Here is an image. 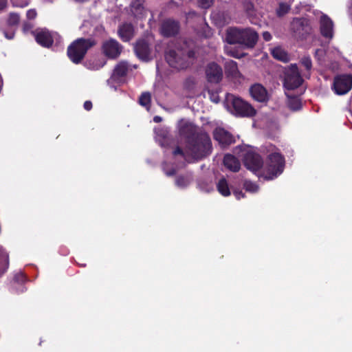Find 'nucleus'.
Here are the masks:
<instances>
[{"instance_id": "nucleus-1", "label": "nucleus", "mask_w": 352, "mask_h": 352, "mask_svg": "<svg viewBox=\"0 0 352 352\" xmlns=\"http://www.w3.org/2000/svg\"><path fill=\"white\" fill-rule=\"evenodd\" d=\"M194 128L190 124H186L180 129L182 135H186L187 131L192 134V137L187 135V153L190 155L192 162L200 160L209 155L212 151V142L206 133H193Z\"/></svg>"}, {"instance_id": "nucleus-2", "label": "nucleus", "mask_w": 352, "mask_h": 352, "mask_svg": "<svg viewBox=\"0 0 352 352\" xmlns=\"http://www.w3.org/2000/svg\"><path fill=\"white\" fill-rule=\"evenodd\" d=\"M267 157L263 168L258 173L259 177L266 180H271L280 175L285 167L284 157L278 151L274 145L269 144L265 146L264 151Z\"/></svg>"}, {"instance_id": "nucleus-3", "label": "nucleus", "mask_w": 352, "mask_h": 352, "mask_svg": "<svg viewBox=\"0 0 352 352\" xmlns=\"http://www.w3.org/2000/svg\"><path fill=\"white\" fill-rule=\"evenodd\" d=\"M96 44L93 38H78L68 46L67 56L74 63L78 64L84 59L87 51Z\"/></svg>"}, {"instance_id": "nucleus-4", "label": "nucleus", "mask_w": 352, "mask_h": 352, "mask_svg": "<svg viewBox=\"0 0 352 352\" xmlns=\"http://www.w3.org/2000/svg\"><path fill=\"white\" fill-rule=\"evenodd\" d=\"M195 58V52L192 50L187 52L177 49L169 50L166 54V60L169 65L177 69L187 68Z\"/></svg>"}, {"instance_id": "nucleus-5", "label": "nucleus", "mask_w": 352, "mask_h": 352, "mask_svg": "<svg viewBox=\"0 0 352 352\" xmlns=\"http://www.w3.org/2000/svg\"><path fill=\"white\" fill-rule=\"evenodd\" d=\"M227 101L230 104L236 116L252 117L256 114V110L241 98L230 94L227 96Z\"/></svg>"}, {"instance_id": "nucleus-6", "label": "nucleus", "mask_w": 352, "mask_h": 352, "mask_svg": "<svg viewBox=\"0 0 352 352\" xmlns=\"http://www.w3.org/2000/svg\"><path fill=\"white\" fill-rule=\"evenodd\" d=\"M123 51V46L116 39L109 38L102 42L101 52L109 59H117Z\"/></svg>"}, {"instance_id": "nucleus-7", "label": "nucleus", "mask_w": 352, "mask_h": 352, "mask_svg": "<svg viewBox=\"0 0 352 352\" xmlns=\"http://www.w3.org/2000/svg\"><path fill=\"white\" fill-rule=\"evenodd\" d=\"M302 78L296 64L291 65L285 73L284 87L287 89H294L300 86Z\"/></svg>"}, {"instance_id": "nucleus-8", "label": "nucleus", "mask_w": 352, "mask_h": 352, "mask_svg": "<svg viewBox=\"0 0 352 352\" xmlns=\"http://www.w3.org/2000/svg\"><path fill=\"white\" fill-rule=\"evenodd\" d=\"M290 30L294 36L302 39L311 30L309 21L305 18H294L290 23Z\"/></svg>"}, {"instance_id": "nucleus-9", "label": "nucleus", "mask_w": 352, "mask_h": 352, "mask_svg": "<svg viewBox=\"0 0 352 352\" xmlns=\"http://www.w3.org/2000/svg\"><path fill=\"white\" fill-rule=\"evenodd\" d=\"M352 87V76L342 74L334 78L333 90L338 95H343L349 92Z\"/></svg>"}, {"instance_id": "nucleus-10", "label": "nucleus", "mask_w": 352, "mask_h": 352, "mask_svg": "<svg viewBox=\"0 0 352 352\" xmlns=\"http://www.w3.org/2000/svg\"><path fill=\"white\" fill-rule=\"evenodd\" d=\"M243 163L248 170L258 177L263 165V159L258 154L252 151L247 152L243 157Z\"/></svg>"}, {"instance_id": "nucleus-11", "label": "nucleus", "mask_w": 352, "mask_h": 352, "mask_svg": "<svg viewBox=\"0 0 352 352\" xmlns=\"http://www.w3.org/2000/svg\"><path fill=\"white\" fill-rule=\"evenodd\" d=\"M133 45L135 53L138 58L143 61H148L151 59V50L148 43L146 40H138Z\"/></svg>"}, {"instance_id": "nucleus-12", "label": "nucleus", "mask_w": 352, "mask_h": 352, "mask_svg": "<svg viewBox=\"0 0 352 352\" xmlns=\"http://www.w3.org/2000/svg\"><path fill=\"white\" fill-rule=\"evenodd\" d=\"M206 76L210 82L217 83L223 77L222 69L217 63H210L206 67Z\"/></svg>"}, {"instance_id": "nucleus-13", "label": "nucleus", "mask_w": 352, "mask_h": 352, "mask_svg": "<svg viewBox=\"0 0 352 352\" xmlns=\"http://www.w3.org/2000/svg\"><path fill=\"white\" fill-rule=\"evenodd\" d=\"M36 42L43 47H50L54 43L51 32L47 29H38L33 32Z\"/></svg>"}, {"instance_id": "nucleus-14", "label": "nucleus", "mask_w": 352, "mask_h": 352, "mask_svg": "<svg viewBox=\"0 0 352 352\" xmlns=\"http://www.w3.org/2000/svg\"><path fill=\"white\" fill-rule=\"evenodd\" d=\"M214 139L222 146H226L234 142L233 135L223 128H217L213 131Z\"/></svg>"}, {"instance_id": "nucleus-15", "label": "nucleus", "mask_w": 352, "mask_h": 352, "mask_svg": "<svg viewBox=\"0 0 352 352\" xmlns=\"http://www.w3.org/2000/svg\"><path fill=\"white\" fill-rule=\"evenodd\" d=\"M179 30V24L172 19L165 20L161 25V33L164 36L170 37L176 35Z\"/></svg>"}, {"instance_id": "nucleus-16", "label": "nucleus", "mask_w": 352, "mask_h": 352, "mask_svg": "<svg viewBox=\"0 0 352 352\" xmlns=\"http://www.w3.org/2000/svg\"><path fill=\"white\" fill-rule=\"evenodd\" d=\"M118 35L124 42L131 41L135 36V28L130 23H124L119 25Z\"/></svg>"}, {"instance_id": "nucleus-17", "label": "nucleus", "mask_w": 352, "mask_h": 352, "mask_svg": "<svg viewBox=\"0 0 352 352\" xmlns=\"http://www.w3.org/2000/svg\"><path fill=\"white\" fill-rule=\"evenodd\" d=\"M258 38V34L252 29H243L241 45H243L248 47L252 48L257 43Z\"/></svg>"}, {"instance_id": "nucleus-18", "label": "nucleus", "mask_w": 352, "mask_h": 352, "mask_svg": "<svg viewBox=\"0 0 352 352\" xmlns=\"http://www.w3.org/2000/svg\"><path fill=\"white\" fill-rule=\"evenodd\" d=\"M320 32L322 35L328 38H332L333 36V23L331 19L327 15L320 18Z\"/></svg>"}, {"instance_id": "nucleus-19", "label": "nucleus", "mask_w": 352, "mask_h": 352, "mask_svg": "<svg viewBox=\"0 0 352 352\" xmlns=\"http://www.w3.org/2000/svg\"><path fill=\"white\" fill-rule=\"evenodd\" d=\"M252 97L256 101L265 102L267 100L266 89L261 84H254L250 88Z\"/></svg>"}, {"instance_id": "nucleus-20", "label": "nucleus", "mask_w": 352, "mask_h": 352, "mask_svg": "<svg viewBox=\"0 0 352 352\" xmlns=\"http://www.w3.org/2000/svg\"><path fill=\"white\" fill-rule=\"evenodd\" d=\"M243 29L229 28L226 31V40L229 44H241Z\"/></svg>"}, {"instance_id": "nucleus-21", "label": "nucleus", "mask_w": 352, "mask_h": 352, "mask_svg": "<svg viewBox=\"0 0 352 352\" xmlns=\"http://www.w3.org/2000/svg\"><path fill=\"white\" fill-rule=\"evenodd\" d=\"M223 165L230 171L236 173L241 168L239 160L231 154H226L223 157Z\"/></svg>"}, {"instance_id": "nucleus-22", "label": "nucleus", "mask_w": 352, "mask_h": 352, "mask_svg": "<svg viewBox=\"0 0 352 352\" xmlns=\"http://www.w3.org/2000/svg\"><path fill=\"white\" fill-rule=\"evenodd\" d=\"M144 3L145 0H131L129 5L131 13L135 16L142 14L145 10Z\"/></svg>"}, {"instance_id": "nucleus-23", "label": "nucleus", "mask_w": 352, "mask_h": 352, "mask_svg": "<svg viewBox=\"0 0 352 352\" xmlns=\"http://www.w3.org/2000/svg\"><path fill=\"white\" fill-rule=\"evenodd\" d=\"M129 70V64L125 61H120L114 68L113 75L117 77H123L126 75Z\"/></svg>"}, {"instance_id": "nucleus-24", "label": "nucleus", "mask_w": 352, "mask_h": 352, "mask_svg": "<svg viewBox=\"0 0 352 352\" xmlns=\"http://www.w3.org/2000/svg\"><path fill=\"white\" fill-rule=\"evenodd\" d=\"M226 72L234 78L240 76V73L236 62L233 60H229L226 63Z\"/></svg>"}, {"instance_id": "nucleus-25", "label": "nucleus", "mask_w": 352, "mask_h": 352, "mask_svg": "<svg viewBox=\"0 0 352 352\" xmlns=\"http://www.w3.org/2000/svg\"><path fill=\"white\" fill-rule=\"evenodd\" d=\"M272 55L274 58L281 61L287 62L289 60L287 52L279 47L272 50Z\"/></svg>"}, {"instance_id": "nucleus-26", "label": "nucleus", "mask_w": 352, "mask_h": 352, "mask_svg": "<svg viewBox=\"0 0 352 352\" xmlns=\"http://www.w3.org/2000/svg\"><path fill=\"white\" fill-rule=\"evenodd\" d=\"M217 187L218 191L222 195L228 196L230 195L228 184L225 178H222L219 181Z\"/></svg>"}, {"instance_id": "nucleus-27", "label": "nucleus", "mask_w": 352, "mask_h": 352, "mask_svg": "<svg viewBox=\"0 0 352 352\" xmlns=\"http://www.w3.org/2000/svg\"><path fill=\"white\" fill-rule=\"evenodd\" d=\"M287 105L292 111H298L302 107L301 101L298 97L288 96Z\"/></svg>"}, {"instance_id": "nucleus-28", "label": "nucleus", "mask_w": 352, "mask_h": 352, "mask_svg": "<svg viewBox=\"0 0 352 352\" xmlns=\"http://www.w3.org/2000/svg\"><path fill=\"white\" fill-rule=\"evenodd\" d=\"M151 95L149 92H144L139 98V103L149 110L151 108Z\"/></svg>"}, {"instance_id": "nucleus-29", "label": "nucleus", "mask_w": 352, "mask_h": 352, "mask_svg": "<svg viewBox=\"0 0 352 352\" xmlns=\"http://www.w3.org/2000/svg\"><path fill=\"white\" fill-rule=\"evenodd\" d=\"M173 154L174 155H182L184 160L188 162L191 163L192 160L190 159V155L187 153V144H186L184 150L182 149L179 146H177L175 149L173 151Z\"/></svg>"}, {"instance_id": "nucleus-30", "label": "nucleus", "mask_w": 352, "mask_h": 352, "mask_svg": "<svg viewBox=\"0 0 352 352\" xmlns=\"http://www.w3.org/2000/svg\"><path fill=\"white\" fill-rule=\"evenodd\" d=\"M8 256L6 253L0 254V276L5 272L8 267Z\"/></svg>"}, {"instance_id": "nucleus-31", "label": "nucleus", "mask_w": 352, "mask_h": 352, "mask_svg": "<svg viewBox=\"0 0 352 352\" xmlns=\"http://www.w3.org/2000/svg\"><path fill=\"white\" fill-rule=\"evenodd\" d=\"M20 21V16L17 13L11 12L7 19V23L9 26H17Z\"/></svg>"}, {"instance_id": "nucleus-32", "label": "nucleus", "mask_w": 352, "mask_h": 352, "mask_svg": "<svg viewBox=\"0 0 352 352\" xmlns=\"http://www.w3.org/2000/svg\"><path fill=\"white\" fill-rule=\"evenodd\" d=\"M243 188L245 189L246 191L251 192H255L258 191L259 187L256 184L249 180H245L243 183Z\"/></svg>"}, {"instance_id": "nucleus-33", "label": "nucleus", "mask_w": 352, "mask_h": 352, "mask_svg": "<svg viewBox=\"0 0 352 352\" xmlns=\"http://www.w3.org/2000/svg\"><path fill=\"white\" fill-rule=\"evenodd\" d=\"M290 10V7L287 3H281L279 4L278 9L276 10V14L278 16H283L287 14Z\"/></svg>"}, {"instance_id": "nucleus-34", "label": "nucleus", "mask_w": 352, "mask_h": 352, "mask_svg": "<svg viewBox=\"0 0 352 352\" xmlns=\"http://www.w3.org/2000/svg\"><path fill=\"white\" fill-rule=\"evenodd\" d=\"M300 64L307 72H310L312 68V61L309 56H303L300 59Z\"/></svg>"}, {"instance_id": "nucleus-35", "label": "nucleus", "mask_w": 352, "mask_h": 352, "mask_svg": "<svg viewBox=\"0 0 352 352\" xmlns=\"http://www.w3.org/2000/svg\"><path fill=\"white\" fill-rule=\"evenodd\" d=\"M214 0H197V4L201 9H208L212 6Z\"/></svg>"}, {"instance_id": "nucleus-36", "label": "nucleus", "mask_w": 352, "mask_h": 352, "mask_svg": "<svg viewBox=\"0 0 352 352\" xmlns=\"http://www.w3.org/2000/svg\"><path fill=\"white\" fill-rule=\"evenodd\" d=\"M226 52L228 55L233 56L234 58H239L243 56L242 54L239 53L237 51L232 50V49H230V47H226Z\"/></svg>"}, {"instance_id": "nucleus-37", "label": "nucleus", "mask_w": 352, "mask_h": 352, "mask_svg": "<svg viewBox=\"0 0 352 352\" xmlns=\"http://www.w3.org/2000/svg\"><path fill=\"white\" fill-rule=\"evenodd\" d=\"M243 8L248 13H251L254 10V5L250 1H245L243 3Z\"/></svg>"}, {"instance_id": "nucleus-38", "label": "nucleus", "mask_w": 352, "mask_h": 352, "mask_svg": "<svg viewBox=\"0 0 352 352\" xmlns=\"http://www.w3.org/2000/svg\"><path fill=\"white\" fill-rule=\"evenodd\" d=\"M176 184L179 187H184L188 184V182L184 177H179L176 179Z\"/></svg>"}, {"instance_id": "nucleus-39", "label": "nucleus", "mask_w": 352, "mask_h": 352, "mask_svg": "<svg viewBox=\"0 0 352 352\" xmlns=\"http://www.w3.org/2000/svg\"><path fill=\"white\" fill-rule=\"evenodd\" d=\"M36 16V12L35 10H29L27 12V17L29 19H34Z\"/></svg>"}, {"instance_id": "nucleus-40", "label": "nucleus", "mask_w": 352, "mask_h": 352, "mask_svg": "<svg viewBox=\"0 0 352 352\" xmlns=\"http://www.w3.org/2000/svg\"><path fill=\"white\" fill-rule=\"evenodd\" d=\"M84 108L87 111H90L92 109V102L89 100H87L84 103Z\"/></svg>"}, {"instance_id": "nucleus-41", "label": "nucleus", "mask_w": 352, "mask_h": 352, "mask_svg": "<svg viewBox=\"0 0 352 352\" xmlns=\"http://www.w3.org/2000/svg\"><path fill=\"white\" fill-rule=\"evenodd\" d=\"M263 38L265 41H269L272 39V35L269 32H264L263 33Z\"/></svg>"}, {"instance_id": "nucleus-42", "label": "nucleus", "mask_w": 352, "mask_h": 352, "mask_svg": "<svg viewBox=\"0 0 352 352\" xmlns=\"http://www.w3.org/2000/svg\"><path fill=\"white\" fill-rule=\"evenodd\" d=\"M4 35L7 38L12 39L14 36V32H10L8 33V32H5Z\"/></svg>"}, {"instance_id": "nucleus-43", "label": "nucleus", "mask_w": 352, "mask_h": 352, "mask_svg": "<svg viewBox=\"0 0 352 352\" xmlns=\"http://www.w3.org/2000/svg\"><path fill=\"white\" fill-rule=\"evenodd\" d=\"M234 195L237 199H241V197H244V194L241 191H236L234 192Z\"/></svg>"}, {"instance_id": "nucleus-44", "label": "nucleus", "mask_w": 352, "mask_h": 352, "mask_svg": "<svg viewBox=\"0 0 352 352\" xmlns=\"http://www.w3.org/2000/svg\"><path fill=\"white\" fill-rule=\"evenodd\" d=\"M7 4V0H0V10L3 9Z\"/></svg>"}, {"instance_id": "nucleus-45", "label": "nucleus", "mask_w": 352, "mask_h": 352, "mask_svg": "<svg viewBox=\"0 0 352 352\" xmlns=\"http://www.w3.org/2000/svg\"><path fill=\"white\" fill-rule=\"evenodd\" d=\"M175 173H176V171L175 169H171L170 170L166 172V174L168 176H172V175H174L175 174Z\"/></svg>"}, {"instance_id": "nucleus-46", "label": "nucleus", "mask_w": 352, "mask_h": 352, "mask_svg": "<svg viewBox=\"0 0 352 352\" xmlns=\"http://www.w3.org/2000/svg\"><path fill=\"white\" fill-rule=\"evenodd\" d=\"M153 120H154V122L158 123L162 121V118L160 116H155V117H154Z\"/></svg>"}, {"instance_id": "nucleus-47", "label": "nucleus", "mask_w": 352, "mask_h": 352, "mask_svg": "<svg viewBox=\"0 0 352 352\" xmlns=\"http://www.w3.org/2000/svg\"><path fill=\"white\" fill-rule=\"evenodd\" d=\"M76 2H78V3H85V2H87L89 1V0H74Z\"/></svg>"}, {"instance_id": "nucleus-48", "label": "nucleus", "mask_w": 352, "mask_h": 352, "mask_svg": "<svg viewBox=\"0 0 352 352\" xmlns=\"http://www.w3.org/2000/svg\"><path fill=\"white\" fill-rule=\"evenodd\" d=\"M28 5V3H25L24 5H21L20 6L23 7V6H25Z\"/></svg>"}]
</instances>
